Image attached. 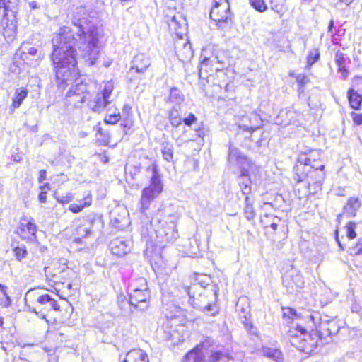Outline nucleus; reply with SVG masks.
I'll list each match as a JSON object with an SVG mask.
<instances>
[{
    "label": "nucleus",
    "mask_w": 362,
    "mask_h": 362,
    "mask_svg": "<svg viewBox=\"0 0 362 362\" xmlns=\"http://www.w3.org/2000/svg\"><path fill=\"white\" fill-rule=\"evenodd\" d=\"M95 19L85 13L83 8H78L72 17L74 28L65 27L62 33L52 39L53 52L51 59L56 78L62 86L72 81L78 75L76 68V44L81 57L89 65L95 64L100 54L98 28Z\"/></svg>",
    "instance_id": "f257e3e1"
},
{
    "label": "nucleus",
    "mask_w": 362,
    "mask_h": 362,
    "mask_svg": "<svg viewBox=\"0 0 362 362\" xmlns=\"http://www.w3.org/2000/svg\"><path fill=\"white\" fill-rule=\"evenodd\" d=\"M304 318L311 330L316 331L319 338H326L336 334L340 329L337 319L326 315H322L318 312H308Z\"/></svg>",
    "instance_id": "f03ea898"
},
{
    "label": "nucleus",
    "mask_w": 362,
    "mask_h": 362,
    "mask_svg": "<svg viewBox=\"0 0 362 362\" xmlns=\"http://www.w3.org/2000/svg\"><path fill=\"white\" fill-rule=\"evenodd\" d=\"M161 211L151 218V224L155 227V232L158 241L163 243H173L178 238V231L176 228L177 217L174 214H169L165 220H161Z\"/></svg>",
    "instance_id": "7ed1b4c3"
},
{
    "label": "nucleus",
    "mask_w": 362,
    "mask_h": 362,
    "mask_svg": "<svg viewBox=\"0 0 362 362\" xmlns=\"http://www.w3.org/2000/svg\"><path fill=\"white\" fill-rule=\"evenodd\" d=\"M147 170L151 173V185L142 190L140 199V211L142 214H145L152 200L157 197L163 189L157 165L152 163Z\"/></svg>",
    "instance_id": "20e7f679"
},
{
    "label": "nucleus",
    "mask_w": 362,
    "mask_h": 362,
    "mask_svg": "<svg viewBox=\"0 0 362 362\" xmlns=\"http://www.w3.org/2000/svg\"><path fill=\"white\" fill-rule=\"evenodd\" d=\"M210 18L216 23L222 30H228L233 24L230 4L227 0H214V4L210 12Z\"/></svg>",
    "instance_id": "39448f33"
},
{
    "label": "nucleus",
    "mask_w": 362,
    "mask_h": 362,
    "mask_svg": "<svg viewBox=\"0 0 362 362\" xmlns=\"http://www.w3.org/2000/svg\"><path fill=\"white\" fill-rule=\"evenodd\" d=\"M137 283L140 284V289H138L136 284H130L131 292L129 298L133 308H138L141 311L146 310L148 307L150 293L148 288L147 281L144 278H138Z\"/></svg>",
    "instance_id": "423d86ee"
},
{
    "label": "nucleus",
    "mask_w": 362,
    "mask_h": 362,
    "mask_svg": "<svg viewBox=\"0 0 362 362\" xmlns=\"http://www.w3.org/2000/svg\"><path fill=\"white\" fill-rule=\"evenodd\" d=\"M185 291L189 296V303L192 307L199 309L211 316H214L218 313L215 305L211 303H208L206 305H202L201 298H202L204 288L199 283L193 284L189 287L185 288Z\"/></svg>",
    "instance_id": "0eeeda50"
},
{
    "label": "nucleus",
    "mask_w": 362,
    "mask_h": 362,
    "mask_svg": "<svg viewBox=\"0 0 362 362\" xmlns=\"http://www.w3.org/2000/svg\"><path fill=\"white\" fill-rule=\"evenodd\" d=\"M114 89L113 82L110 81H107L102 92L98 93L93 99L90 100L88 103V106L94 112L100 113L104 110V109L111 103L112 93Z\"/></svg>",
    "instance_id": "6e6552de"
},
{
    "label": "nucleus",
    "mask_w": 362,
    "mask_h": 362,
    "mask_svg": "<svg viewBox=\"0 0 362 362\" xmlns=\"http://www.w3.org/2000/svg\"><path fill=\"white\" fill-rule=\"evenodd\" d=\"M305 330L301 328L300 335L292 337L291 343L293 346H296L298 350L305 352L307 354L312 353L317 346L318 337L317 333H315V337L313 334H305Z\"/></svg>",
    "instance_id": "1a4fd4ad"
},
{
    "label": "nucleus",
    "mask_w": 362,
    "mask_h": 362,
    "mask_svg": "<svg viewBox=\"0 0 362 362\" xmlns=\"http://www.w3.org/2000/svg\"><path fill=\"white\" fill-rule=\"evenodd\" d=\"M213 344V339L206 337L185 355L183 362H209L206 353Z\"/></svg>",
    "instance_id": "9d476101"
},
{
    "label": "nucleus",
    "mask_w": 362,
    "mask_h": 362,
    "mask_svg": "<svg viewBox=\"0 0 362 362\" xmlns=\"http://www.w3.org/2000/svg\"><path fill=\"white\" fill-rule=\"evenodd\" d=\"M37 303V305L33 308V312L42 318H45L47 313L52 310L57 311L60 310L59 305L49 294L39 296Z\"/></svg>",
    "instance_id": "9b49d317"
},
{
    "label": "nucleus",
    "mask_w": 362,
    "mask_h": 362,
    "mask_svg": "<svg viewBox=\"0 0 362 362\" xmlns=\"http://www.w3.org/2000/svg\"><path fill=\"white\" fill-rule=\"evenodd\" d=\"M0 31L8 42L13 41L17 33L16 16L4 13L0 22Z\"/></svg>",
    "instance_id": "f8f14e48"
},
{
    "label": "nucleus",
    "mask_w": 362,
    "mask_h": 362,
    "mask_svg": "<svg viewBox=\"0 0 362 362\" xmlns=\"http://www.w3.org/2000/svg\"><path fill=\"white\" fill-rule=\"evenodd\" d=\"M209 362H230L233 359L229 350L223 346H214V341L207 351Z\"/></svg>",
    "instance_id": "ddd939ff"
},
{
    "label": "nucleus",
    "mask_w": 362,
    "mask_h": 362,
    "mask_svg": "<svg viewBox=\"0 0 362 362\" xmlns=\"http://www.w3.org/2000/svg\"><path fill=\"white\" fill-rule=\"evenodd\" d=\"M228 161L233 166L240 168V171L244 169L250 168L251 163L247 158L243 155L237 148L231 145L228 148Z\"/></svg>",
    "instance_id": "4468645a"
},
{
    "label": "nucleus",
    "mask_w": 362,
    "mask_h": 362,
    "mask_svg": "<svg viewBox=\"0 0 362 362\" xmlns=\"http://www.w3.org/2000/svg\"><path fill=\"white\" fill-rule=\"evenodd\" d=\"M236 310L239 317L247 330H256L250 321V309L246 298H240L236 304Z\"/></svg>",
    "instance_id": "2eb2a0df"
},
{
    "label": "nucleus",
    "mask_w": 362,
    "mask_h": 362,
    "mask_svg": "<svg viewBox=\"0 0 362 362\" xmlns=\"http://www.w3.org/2000/svg\"><path fill=\"white\" fill-rule=\"evenodd\" d=\"M151 64V60L148 56L143 53L138 54L134 57L132 61L129 74H133L136 73L144 74Z\"/></svg>",
    "instance_id": "dca6fc26"
},
{
    "label": "nucleus",
    "mask_w": 362,
    "mask_h": 362,
    "mask_svg": "<svg viewBox=\"0 0 362 362\" xmlns=\"http://www.w3.org/2000/svg\"><path fill=\"white\" fill-rule=\"evenodd\" d=\"M129 213L125 207L117 206L110 214L112 225L119 228H122L129 224Z\"/></svg>",
    "instance_id": "f3484780"
},
{
    "label": "nucleus",
    "mask_w": 362,
    "mask_h": 362,
    "mask_svg": "<svg viewBox=\"0 0 362 362\" xmlns=\"http://www.w3.org/2000/svg\"><path fill=\"white\" fill-rule=\"evenodd\" d=\"M132 246V242L124 238H116L110 243L112 253L119 257L127 254L131 250Z\"/></svg>",
    "instance_id": "a211bd4d"
},
{
    "label": "nucleus",
    "mask_w": 362,
    "mask_h": 362,
    "mask_svg": "<svg viewBox=\"0 0 362 362\" xmlns=\"http://www.w3.org/2000/svg\"><path fill=\"white\" fill-rule=\"evenodd\" d=\"M168 27L180 40L182 39L187 31V21L180 15L174 16L168 22Z\"/></svg>",
    "instance_id": "6ab92c4d"
},
{
    "label": "nucleus",
    "mask_w": 362,
    "mask_h": 362,
    "mask_svg": "<svg viewBox=\"0 0 362 362\" xmlns=\"http://www.w3.org/2000/svg\"><path fill=\"white\" fill-rule=\"evenodd\" d=\"M101 223L100 217L95 214H90L87 216L86 222L76 229V235L80 238H86L92 233L95 223Z\"/></svg>",
    "instance_id": "aec40b11"
},
{
    "label": "nucleus",
    "mask_w": 362,
    "mask_h": 362,
    "mask_svg": "<svg viewBox=\"0 0 362 362\" xmlns=\"http://www.w3.org/2000/svg\"><path fill=\"white\" fill-rule=\"evenodd\" d=\"M283 284L288 292L293 293L303 287L304 280L302 275L298 273L287 274L283 279Z\"/></svg>",
    "instance_id": "412c9836"
},
{
    "label": "nucleus",
    "mask_w": 362,
    "mask_h": 362,
    "mask_svg": "<svg viewBox=\"0 0 362 362\" xmlns=\"http://www.w3.org/2000/svg\"><path fill=\"white\" fill-rule=\"evenodd\" d=\"M247 117L248 118V123H245L244 122V118H241L238 124L239 128L243 131L252 132L260 128V127L262 125V120L259 115L256 112H252L249 116Z\"/></svg>",
    "instance_id": "4be33fe9"
},
{
    "label": "nucleus",
    "mask_w": 362,
    "mask_h": 362,
    "mask_svg": "<svg viewBox=\"0 0 362 362\" xmlns=\"http://www.w3.org/2000/svg\"><path fill=\"white\" fill-rule=\"evenodd\" d=\"M175 49L177 57L182 62L188 61L193 57V51L189 42H177Z\"/></svg>",
    "instance_id": "5701e85b"
},
{
    "label": "nucleus",
    "mask_w": 362,
    "mask_h": 362,
    "mask_svg": "<svg viewBox=\"0 0 362 362\" xmlns=\"http://www.w3.org/2000/svg\"><path fill=\"white\" fill-rule=\"evenodd\" d=\"M306 166H310L311 168V170H308L306 176L308 177H311L313 175H317V180H313L312 181L317 183V187L322 185L325 178V173L323 172L325 165L322 162L318 159L317 163H312V164L307 165Z\"/></svg>",
    "instance_id": "b1692460"
},
{
    "label": "nucleus",
    "mask_w": 362,
    "mask_h": 362,
    "mask_svg": "<svg viewBox=\"0 0 362 362\" xmlns=\"http://www.w3.org/2000/svg\"><path fill=\"white\" fill-rule=\"evenodd\" d=\"M162 329L164 330V338L168 341H171L173 344H178L185 340L179 331L173 328L168 322L163 325Z\"/></svg>",
    "instance_id": "393cba45"
},
{
    "label": "nucleus",
    "mask_w": 362,
    "mask_h": 362,
    "mask_svg": "<svg viewBox=\"0 0 362 362\" xmlns=\"http://www.w3.org/2000/svg\"><path fill=\"white\" fill-rule=\"evenodd\" d=\"M168 296H163V313L167 318H174L181 313V308L174 303H170L167 299Z\"/></svg>",
    "instance_id": "a878e982"
},
{
    "label": "nucleus",
    "mask_w": 362,
    "mask_h": 362,
    "mask_svg": "<svg viewBox=\"0 0 362 362\" xmlns=\"http://www.w3.org/2000/svg\"><path fill=\"white\" fill-rule=\"evenodd\" d=\"M18 230L22 234L27 233L28 235L35 236L37 226L34 223V219L26 216L21 218Z\"/></svg>",
    "instance_id": "bb28decb"
},
{
    "label": "nucleus",
    "mask_w": 362,
    "mask_h": 362,
    "mask_svg": "<svg viewBox=\"0 0 362 362\" xmlns=\"http://www.w3.org/2000/svg\"><path fill=\"white\" fill-rule=\"evenodd\" d=\"M361 206L358 197H350L343 208V214L349 218L354 217Z\"/></svg>",
    "instance_id": "cd10ccee"
},
{
    "label": "nucleus",
    "mask_w": 362,
    "mask_h": 362,
    "mask_svg": "<svg viewBox=\"0 0 362 362\" xmlns=\"http://www.w3.org/2000/svg\"><path fill=\"white\" fill-rule=\"evenodd\" d=\"M217 56L211 57H204L200 64L199 76L201 78H206L208 75H211L214 72V66Z\"/></svg>",
    "instance_id": "c85d7f7f"
},
{
    "label": "nucleus",
    "mask_w": 362,
    "mask_h": 362,
    "mask_svg": "<svg viewBox=\"0 0 362 362\" xmlns=\"http://www.w3.org/2000/svg\"><path fill=\"white\" fill-rule=\"evenodd\" d=\"M122 362H149L147 354L140 349L129 351Z\"/></svg>",
    "instance_id": "c756f323"
},
{
    "label": "nucleus",
    "mask_w": 362,
    "mask_h": 362,
    "mask_svg": "<svg viewBox=\"0 0 362 362\" xmlns=\"http://www.w3.org/2000/svg\"><path fill=\"white\" fill-rule=\"evenodd\" d=\"M249 168L242 170L238 177V182L242 193L247 196L251 192V180L248 173Z\"/></svg>",
    "instance_id": "7c9ffc66"
},
{
    "label": "nucleus",
    "mask_w": 362,
    "mask_h": 362,
    "mask_svg": "<svg viewBox=\"0 0 362 362\" xmlns=\"http://www.w3.org/2000/svg\"><path fill=\"white\" fill-rule=\"evenodd\" d=\"M19 2L20 0H0V14L16 16Z\"/></svg>",
    "instance_id": "2f4dec72"
},
{
    "label": "nucleus",
    "mask_w": 362,
    "mask_h": 362,
    "mask_svg": "<svg viewBox=\"0 0 362 362\" xmlns=\"http://www.w3.org/2000/svg\"><path fill=\"white\" fill-rule=\"evenodd\" d=\"M28 93V91L26 88L21 87L16 88L12 98V107L14 109L18 108L23 101L27 98Z\"/></svg>",
    "instance_id": "473e14b6"
},
{
    "label": "nucleus",
    "mask_w": 362,
    "mask_h": 362,
    "mask_svg": "<svg viewBox=\"0 0 362 362\" xmlns=\"http://www.w3.org/2000/svg\"><path fill=\"white\" fill-rule=\"evenodd\" d=\"M334 60L338 66V72L341 73L342 78H346L349 71L345 67L346 58L344 54L341 51H337L335 54Z\"/></svg>",
    "instance_id": "72a5a7b5"
},
{
    "label": "nucleus",
    "mask_w": 362,
    "mask_h": 362,
    "mask_svg": "<svg viewBox=\"0 0 362 362\" xmlns=\"http://www.w3.org/2000/svg\"><path fill=\"white\" fill-rule=\"evenodd\" d=\"M263 355L275 362H284L283 354L278 349L263 347Z\"/></svg>",
    "instance_id": "f704fd0d"
},
{
    "label": "nucleus",
    "mask_w": 362,
    "mask_h": 362,
    "mask_svg": "<svg viewBox=\"0 0 362 362\" xmlns=\"http://www.w3.org/2000/svg\"><path fill=\"white\" fill-rule=\"evenodd\" d=\"M162 157L164 160L174 163V147L169 142H163L161 146Z\"/></svg>",
    "instance_id": "c9c22d12"
},
{
    "label": "nucleus",
    "mask_w": 362,
    "mask_h": 362,
    "mask_svg": "<svg viewBox=\"0 0 362 362\" xmlns=\"http://www.w3.org/2000/svg\"><path fill=\"white\" fill-rule=\"evenodd\" d=\"M37 52V50L35 47H30L28 44H23L16 53L15 58L20 56L23 61H25L28 59V54L35 56Z\"/></svg>",
    "instance_id": "e433bc0d"
},
{
    "label": "nucleus",
    "mask_w": 362,
    "mask_h": 362,
    "mask_svg": "<svg viewBox=\"0 0 362 362\" xmlns=\"http://www.w3.org/2000/svg\"><path fill=\"white\" fill-rule=\"evenodd\" d=\"M347 97L351 107L354 110L359 109L362 102V96L357 91L351 88L348 90Z\"/></svg>",
    "instance_id": "4c0bfd02"
},
{
    "label": "nucleus",
    "mask_w": 362,
    "mask_h": 362,
    "mask_svg": "<svg viewBox=\"0 0 362 362\" xmlns=\"http://www.w3.org/2000/svg\"><path fill=\"white\" fill-rule=\"evenodd\" d=\"M92 204V194L90 192H88V194L83 197V205H78L76 203L71 204L69 206V209L73 213H79L84 208L88 207Z\"/></svg>",
    "instance_id": "58836bf2"
},
{
    "label": "nucleus",
    "mask_w": 362,
    "mask_h": 362,
    "mask_svg": "<svg viewBox=\"0 0 362 362\" xmlns=\"http://www.w3.org/2000/svg\"><path fill=\"white\" fill-rule=\"evenodd\" d=\"M320 157V153L317 151H312L308 155H302L298 158V162L300 165H310L312 163H317Z\"/></svg>",
    "instance_id": "ea45409f"
},
{
    "label": "nucleus",
    "mask_w": 362,
    "mask_h": 362,
    "mask_svg": "<svg viewBox=\"0 0 362 362\" xmlns=\"http://www.w3.org/2000/svg\"><path fill=\"white\" fill-rule=\"evenodd\" d=\"M117 304L120 310L124 313L132 312L133 305L131 303V299L130 298L127 299L125 295L120 293L117 296Z\"/></svg>",
    "instance_id": "a19ab883"
},
{
    "label": "nucleus",
    "mask_w": 362,
    "mask_h": 362,
    "mask_svg": "<svg viewBox=\"0 0 362 362\" xmlns=\"http://www.w3.org/2000/svg\"><path fill=\"white\" fill-rule=\"evenodd\" d=\"M169 119L172 126L177 127L182 123L180 112L176 107L169 111Z\"/></svg>",
    "instance_id": "79ce46f5"
},
{
    "label": "nucleus",
    "mask_w": 362,
    "mask_h": 362,
    "mask_svg": "<svg viewBox=\"0 0 362 362\" xmlns=\"http://www.w3.org/2000/svg\"><path fill=\"white\" fill-rule=\"evenodd\" d=\"M98 134L99 135L98 140L102 144L107 145L110 143L112 135L110 130L100 127L98 130Z\"/></svg>",
    "instance_id": "37998d69"
},
{
    "label": "nucleus",
    "mask_w": 362,
    "mask_h": 362,
    "mask_svg": "<svg viewBox=\"0 0 362 362\" xmlns=\"http://www.w3.org/2000/svg\"><path fill=\"white\" fill-rule=\"evenodd\" d=\"M184 100V96L181 93V91L176 88H173L170 90L169 100L171 103H174L176 104H180Z\"/></svg>",
    "instance_id": "c03bdc74"
},
{
    "label": "nucleus",
    "mask_w": 362,
    "mask_h": 362,
    "mask_svg": "<svg viewBox=\"0 0 362 362\" xmlns=\"http://www.w3.org/2000/svg\"><path fill=\"white\" fill-rule=\"evenodd\" d=\"M245 203L244 215L247 219L251 220L255 217V212L252 204L250 203V198L248 196H245Z\"/></svg>",
    "instance_id": "a18cd8bd"
},
{
    "label": "nucleus",
    "mask_w": 362,
    "mask_h": 362,
    "mask_svg": "<svg viewBox=\"0 0 362 362\" xmlns=\"http://www.w3.org/2000/svg\"><path fill=\"white\" fill-rule=\"evenodd\" d=\"M357 227V223L354 221H349L345 226V229L346 231V236L349 239L353 240L356 238L357 233L356 232V229Z\"/></svg>",
    "instance_id": "49530a36"
},
{
    "label": "nucleus",
    "mask_w": 362,
    "mask_h": 362,
    "mask_svg": "<svg viewBox=\"0 0 362 362\" xmlns=\"http://www.w3.org/2000/svg\"><path fill=\"white\" fill-rule=\"evenodd\" d=\"M249 1L251 6L260 13L267 10V6L264 0H249Z\"/></svg>",
    "instance_id": "de8ad7c7"
},
{
    "label": "nucleus",
    "mask_w": 362,
    "mask_h": 362,
    "mask_svg": "<svg viewBox=\"0 0 362 362\" xmlns=\"http://www.w3.org/2000/svg\"><path fill=\"white\" fill-rule=\"evenodd\" d=\"M320 59V52L318 49H313L310 50L307 57V64L310 67L313 64L318 61Z\"/></svg>",
    "instance_id": "09e8293b"
},
{
    "label": "nucleus",
    "mask_w": 362,
    "mask_h": 362,
    "mask_svg": "<svg viewBox=\"0 0 362 362\" xmlns=\"http://www.w3.org/2000/svg\"><path fill=\"white\" fill-rule=\"evenodd\" d=\"M13 252L15 253V256L16 257L17 259L19 261H21L22 259L25 258L28 255L26 247L24 245H21L20 246L16 247L13 249Z\"/></svg>",
    "instance_id": "8fccbe9b"
},
{
    "label": "nucleus",
    "mask_w": 362,
    "mask_h": 362,
    "mask_svg": "<svg viewBox=\"0 0 362 362\" xmlns=\"http://www.w3.org/2000/svg\"><path fill=\"white\" fill-rule=\"evenodd\" d=\"M119 112L107 115L104 119L107 124H115L120 119Z\"/></svg>",
    "instance_id": "3c124183"
},
{
    "label": "nucleus",
    "mask_w": 362,
    "mask_h": 362,
    "mask_svg": "<svg viewBox=\"0 0 362 362\" xmlns=\"http://www.w3.org/2000/svg\"><path fill=\"white\" fill-rule=\"evenodd\" d=\"M351 254L354 255H362V238L358 240L355 246L350 248Z\"/></svg>",
    "instance_id": "603ef678"
},
{
    "label": "nucleus",
    "mask_w": 362,
    "mask_h": 362,
    "mask_svg": "<svg viewBox=\"0 0 362 362\" xmlns=\"http://www.w3.org/2000/svg\"><path fill=\"white\" fill-rule=\"evenodd\" d=\"M84 90H86V84H83V83L77 85L74 90V94L76 95H79L80 92L81 91L82 92V93H83V96L81 97L82 103L85 101V99L86 98V95H84Z\"/></svg>",
    "instance_id": "864d4df0"
},
{
    "label": "nucleus",
    "mask_w": 362,
    "mask_h": 362,
    "mask_svg": "<svg viewBox=\"0 0 362 362\" xmlns=\"http://www.w3.org/2000/svg\"><path fill=\"white\" fill-rule=\"evenodd\" d=\"M185 125L191 126L197 122V117L192 113H189L187 117L182 119Z\"/></svg>",
    "instance_id": "5fc2aeb1"
},
{
    "label": "nucleus",
    "mask_w": 362,
    "mask_h": 362,
    "mask_svg": "<svg viewBox=\"0 0 362 362\" xmlns=\"http://www.w3.org/2000/svg\"><path fill=\"white\" fill-rule=\"evenodd\" d=\"M224 66L225 62L223 60L219 59V58L217 57V59L215 60L214 62V71H221L224 69Z\"/></svg>",
    "instance_id": "6e6d98bb"
},
{
    "label": "nucleus",
    "mask_w": 362,
    "mask_h": 362,
    "mask_svg": "<svg viewBox=\"0 0 362 362\" xmlns=\"http://www.w3.org/2000/svg\"><path fill=\"white\" fill-rule=\"evenodd\" d=\"M296 81L301 86L306 84L309 79L304 74H299L296 76Z\"/></svg>",
    "instance_id": "4d7b16f0"
},
{
    "label": "nucleus",
    "mask_w": 362,
    "mask_h": 362,
    "mask_svg": "<svg viewBox=\"0 0 362 362\" xmlns=\"http://www.w3.org/2000/svg\"><path fill=\"white\" fill-rule=\"evenodd\" d=\"M271 218H272V222H271L269 226L274 230H276L277 229L278 226L281 222V219L277 216H272Z\"/></svg>",
    "instance_id": "13d9d810"
},
{
    "label": "nucleus",
    "mask_w": 362,
    "mask_h": 362,
    "mask_svg": "<svg viewBox=\"0 0 362 362\" xmlns=\"http://www.w3.org/2000/svg\"><path fill=\"white\" fill-rule=\"evenodd\" d=\"M306 177H307V182H308V184L309 185V187L310 186H313L315 190H317V189H320L321 188L322 185H320V187H317V184L315 183V182H313V181H312L313 180H317V175H313L311 177H308L306 176Z\"/></svg>",
    "instance_id": "bf43d9fd"
},
{
    "label": "nucleus",
    "mask_w": 362,
    "mask_h": 362,
    "mask_svg": "<svg viewBox=\"0 0 362 362\" xmlns=\"http://www.w3.org/2000/svg\"><path fill=\"white\" fill-rule=\"evenodd\" d=\"M351 117L355 124L357 125L362 124V114L353 112Z\"/></svg>",
    "instance_id": "052dcab7"
},
{
    "label": "nucleus",
    "mask_w": 362,
    "mask_h": 362,
    "mask_svg": "<svg viewBox=\"0 0 362 362\" xmlns=\"http://www.w3.org/2000/svg\"><path fill=\"white\" fill-rule=\"evenodd\" d=\"M196 132V136L199 138H204L205 136V132L203 128L202 123L197 127L194 129Z\"/></svg>",
    "instance_id": "680f3d73"
},
{
    "label": "nucleus",
    "mask_w": 362,
    "mask_h": 362,
    "mask_svg": "<svg viewBox=\"0 0 362 362\" xmlns=\"http://www.w3.org/2000/svg\"><path fill=\"white\" fill-rule=\"evenodd\" d=\"M0 291L1 293L6 298V300H8V303H10L11 299L10 297L6 293V287L0 284Z\"/></svg>",
    "instance_id": "e2e57ef3"
},
{
    "label": "nucleus",
    "mask_w": 362,
    "mask_h": 362,
    "mask_svg": "<svg viewBox=\"0 0 362 362\" xmlns=\"http://www.w3.org/2000/svg\"><path fill=\"white\" fill-rule=\"evenodd\" d=\"M71 199H72L71 195H68L66 197L62 196V197L58 198V201L62 204L68 203L69 202L71 201Z\"/></svg>",
    "instance_id": "0e129e2a"
},
{
    "label": "nucleus",
    "mask_w": 362,
    "mask_h": 362,
    "mask_svg": "<svg viewBox=\"0 0 362 362\" xmlns=\"http://www.w3.org/2000/svg\"><path fill=\"white\" fill-rule=\"evenodd\" d=\"M39 174L38 180L40 182H42L46 177L47 172L45 170H40Z\"/></svg>",
    "instance_id": "69168bd1"
},
{
    "label": "nucleus",
    "mask_w": 362,
    "mask_h": 362,
    "mask_svg": "<svg viewBox=\"0 0 362 362\" xmlns=\"http://www.w3.org/2000/svg\"><path fill=\"white\" fill-rule=\"evenodd\" d=\"M46 199H47L46 192H40L39 194L40 202L42 203H45L46 202Z\"/></svg>",
    "instance_id": "338daca9"
},
{
    "label": "nucleus",
    "mask_w": 362,
    "mask_h": 362,
    "mask_svg": "<svg viewBox=\"0 0 362 362\" xmlns=\"http://www.w3.org/2000/svg\"><path fill=\"white\" fill-rule=\"evenodd\" d=\"M29 6L32 9H37L39 8V6H38L37 1H32L29 2Z\"/></svg>",
    "instance_id": "774afa93"
}]
</instances>
